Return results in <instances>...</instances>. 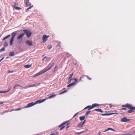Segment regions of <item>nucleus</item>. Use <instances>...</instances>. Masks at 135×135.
<instances>
[{
    "mask_svg": "<svg viewBox=\"0 0 135 135\" xmlns=\"http://www.w3.org/2000/svg\"><path fill=\"white\" fill-rule=\"evenodd\" d=\"M14 54V52H11L9 53V55L10 56H12Z\"/></svg>",
    "mask_w": 135,
    "mask_h": 135,
    "instance_id": "4be33fe9",
    "label": "nucleus"
},
{
    "mask_svg": "<svg viewBox=\"0 0 135 135\" xmlns=\"http://www.w3.org/2000/svg\"><path fill=\"white\" fill-rule=\"evenodd\" d=\"M112 128H108L107 130H106L105 131V132H106V131H108L109 130H111V129H112Z\"/></svg>",
    "mask_w": 135,
    "mask_h": 135,
    "instance_id": "473e14b6",
    "label": "nucleus"
},
{
    "mask_svg": "<svg viewBox=\"0 0 135 135\" xmlns=\"http://www.w3.org/2000/svg\"><path fill=\"white\" fill-rule=\"evenodd\" d=\"M36 86L35 84H32L31 85H29L28 86H26L25 88H29V87H35Z\"/></svg>",
    "mask_w": 135,
    "mask_h": 135,
    "instance_id": "4468645a",
    "label": "nucleus"
},
{
    "mask_svg": "<svg viewBox=\"0 0 135 135\" xmlns=\"http://www.w3.org/2000/svg\"><path fill=\"white\" fill-rule=\"evenodd\" d=\"M21 86V87H22V86H21L20 85H15V86H14L13 88L14 89H15V88H16V87H17V86Z\"/></svg>",
    "mask_w": 135,
    "mask_h": 135,
    "instance_id": "bb28decb",
    "label": "nucleus"
},
{
    "mask_svg": "<svg viewBox=\"0 0 135 135\" xmlns=\"http://www.w3.org/2000/svg\"><path fill=\"white\" fill-rule=\"evenodd\" d=\"M109 105H110V108H111L112 107V105H111V104H109Z\"/></svg>",
    "mask_w": 135,
    "mask_h": 135,
    "instance_id": "052dcab7",
    "label": "nucleus"
},
{
    "mask_svg": "<svg viewBox=\"0 0 135 135\" xmlns=\"http://www.w3.org/2000/svg\"><path fill=\"white\" fill-rule=\"evenodd\" d=\"M25 33H22L18 36L17 38V39L18 40V42L20 43L22 40L23 37L24 36Z\"/></svg>",
    "mask_w": 135,
    "mask_h": 135,
    "instance_id": "f03ea898",
    "label": "nucleus"
},
{
    "mask_svg": "<svg viewBox=\"0 0 135 135\" xmlns=\"http://www.w3.org/2000/svg\"><path fill=\"white\" fill-rule=\"evenodd\" d=\"M4 57H3L0 60V62L1 61H2L3 59H4Z\"/></svg>",
    "mask_w": 135,
    "mask_h": 135,
    "instance_id": "ea45409f",
    "label": "nucleus"
},
{
    "mask_svg": "<svg viewBox=\"0 0 135 135\" xmlns=\"http://www.w3.org/2000/svg\"><path fill=\"white\" fill-rule=\"evenodd\" d=\"M85 116H81L80 117V120H84L85 118Z\"/></svg>",
    "mask_w": 135,
    "mask_h": 135,
    "instance_id": "6ab92c4d",
    "label": "nucleus"
},
{
    "mask_svg": "<svg viewBox=\"0 0 135 135\" xmlns=\"http://www.w3.org/2000/svg\"><path fill=\"white\" fill-rule=\"evenodd\" d=\"M3 104V102H0V104L1 105H2V104Z\"/></svg>",
    "mask_w": 135,
    "mask_h": 135,
    "instance_id": "49530a36",
    "label": "nucleus"
},
{
    "mask_svg": "<svg viewBox=\"0 0 135 135\" xmlns=\"http://www.w3.org/2000/svg\"><path fill=\"white\" fill-rule=\"evenodd\" d=\"M76 133L77 134H81V133H80V132H79V133L77 132V133Z\"/></svg>",
    "mask_w": 135,
    "mask_h": 135,
    "instance_id": "37998d69",
    "label": "nucleus"
},
{
    "mask_svg": "<svg viewBox=\"0 0 135 135\" xmlns=\"http://www.w3.org/2000/svg\"><path fill=\"white\" fill-rule=\"evenodd\" d=\"M16 34L17 32L16 31L13 32L11 33V35L12 37L11 39L10 42V45L11 46L13 45V43L14 37Z\"/></svg>",
    "mask_w": 135,
    "mask_h": 135,
    "instance_id": "7ed1b4c3",
    "label": "nucleus"
},
{
    "mask_svg": "<svg viewBox=\"0 0 135 135\" xmlns=\"http://www.w3.org/2000/svg\"><path fill=\"white\" fill-rule=\"evenodd\" d=\"M31 66V65H25L24 66V67L25 68H29Z\"/></svg>",
    "mask_w": 135,
    "mask_h": 135,
    "instance_id": "aec40b11",
    "label": "nucleus"
},
{
    "mask_svg": "<svg viewBox=\"0 0 135 135\" xmlns=\"http://www.w3.org/2000/svg\"><path fill=\"white\" fill-rule=\"evenodd\" d=\"M50 135H56L54 133H52L51 134H50Z\"/></svg>",
    "mask_w": 135,
    "mask_h": 135,
    "instance_id": "6e6d98bb",
    "label": "nucleus"
},
{
    "mask_svg": "<svg viewBox=\"0 0 135 135\" xmlns=\"http://www.w3.org/2000/svg\"><path fill=\"white\" fill-rule=\"evenodd\" d=\"M64 127L65 126H64L61 127L60 129V130H62Z\"/></svg>",
    "mask_w": 135,
    "mask_h": 135,
    "instance_id": "a19ab883",
    "label": "nucleus"
},
{
    "mask_svg": "<svg viewBox=\"0 0 135 135\" xmlns=\"http://www.w3.org/2000/svg\"><path fill=\"white\" fill-rule=\"evenodd\" d=\"M94 110L97 112H99L101 113L103 112L102 110L100 109H95Z\"/></svg>",
    "mask_w": 135,
    "mask_h": 135,
    "instance_id": "dca6fc26",
    "label": "nucleus"
},
{
    "mask_svg": "<svg viewBox=\"0 0 135 135\" xmlns=\"http://www.w3.org/2000/svg\"><path fill=\"white\" fill-rule=\"evenodd\" d=\"M5 50V48L4 47H3L0 50V53L2 52L3 51H4Z\"/></svg>",
    "mask_w": 135,
    "mask_h": 135,
    "instance_id": "393cba45",
    "label": "nucleus"
},
{
    "mask_svg": "<svg viewBox=\"0 0 135 135\" xmlns=\"http://www.w3.org/2000/svg\"><path fill=\"white\" fill-rule=\"evenodd\" d=\"M67 90H64V91H62V92H61L60 94H62L64 93H65L66 92H67Z\"/></svg>",
    "mask_w": 135,
    "mask_h": 135,
    "instance_id": "c756f323",
    "label": "nucleus"
},
{
    "mask_svg": "<svg viewBox=\"0 0 135 135\" xmlns=\"http://www.w3.org/2000/svg\"><path fill=\"white\" fill-rule=\"evenodd\" d=\"M1 93V91H0V93Z\"/></svg>",
    "mask_w": 135,
    "mask_h": 135,
    "instance_id": "774afa93",
    "label": "nucleus"
},
{
    "mask_svg": "<svg viewBox=\"0 0 135 135\" xmlns=\"http://www.w3.org/2000/svg\"><path fill=\"white\" fill-rule=\"evenodd\" d=\"M34 105H35V103H33L32 102L31 103L28 104L27 106L25 107V108H27L30 107Z\"/></svg>",
    "mask_w": 135,
    "mask_h": 135,
    "instance_id": "1a4fd4ad",
    "label": "nucleus"
},
{
    "mask_svg": "<svg viewBox=\"0 0 135 135\" xmlns=\"http://www.w3.org/2000/svg\"><path fill=\"white\" fill-rule=\"evenodd\" d=\"M74 80H75V82H76L78 81V79L76 78H75L74 79Z\"/></svg>",
    "mask_w": 135,
    "mask_h": 135,
    "instance_id": "f704fd0d",
    "label": "nucleus"
},
{
    "mask_svg": "<svg viewBox=\"0 0 135 135\" xmlns=\"http://www.w3.org/2000/svg\"><path fill=\"white\" fill-rule=\"evenodd\" d=\"M130 109L128 111V112L129 113H131L134 112L135 110V107H131L129 108Z\"/></svg>",
    "mask_w": 135,
    "mask_h": 135,
    "instance_id": "6e6552de",
    "label": "nucleus"
},
{
    "mask_svg": "<svg viewBox=\"0 0 135 135\" xmlns=\"http://www.w3.org/2000/svg\"><path fill=\"white\" fill-rule=\"evenodd\" d=\"M26 2H27V3H28L29 0H26Z\"/></svg>",
    "mask_w": 135,
    "mask_h": 135,
    "instance_id": "8fccbe9b",
    "label": "nucleus"
},
{
    "mask_svg": "<svg viewBox=\"0 0 135 135\" xmlns=\"http://www.w3.org/2000/svg\"><path fill=\"white\" fill-rule=\"evenodd\" d=\"M27 44L30 46H31L32 45V43L31 41L29 40H27L26 42Z\"/></svg>",
    "mask_w": 135,
    "mask_h": 135,
    "instance_id": "9b49d317",
    "label": "nucleus"
},
{
    "mask_svg": "<svg viewBox=\"0 0 135 135\" xmlns=\"http://www.w3.org/2000/svg\"><path fill=\"white\" fill-rule=\"evenodd\" d=\"M49 37V36H46V35H44L43 37V41L44 43H45L46 41L47 40V38Z\"/></svg>",
    "mask_w": 135,
    "mask_h": 135,
    "instance_id": "39448f33",
    "label": "nucleus"
},
{
    "mask_svg": "<svg viewBox=\"0 0 135 135\" xmlns=\"http://www.w3.org/2000/svg\"><path fill=\"white\" fill-rule=\"evenodd\" d=\"M69 126H68L66 128V130H67L68 129V128H69Z\"/></svg>",
    "mask_w": 135,
    "mask_h": 135,
    "instance_id": "603ef678",
    "label": "nucleus"
},
{
    "mask_svg": "<svg viewBox=\"0 0 135 135\" xmlns=\"http://www.w3.org/2000/svg\"><path fill=\"white\" fill-rule=\"evenodd\" d=\"M33 7V6H31V7H29V8H27V9L28 10H29V9H31L32 7Z\"/></svg>",
    "mask_w": 135,
    "mask_h": 135,
    "instance_id": "c9c22d12",
    "label": "nucleus"
},
{
    "mask_svg": "<svg viewBox=\"0 0 135 135\" xmlns=\"http://www.w3.org/2000/svg\"><path fill=\"white\" fill-rule=\"evenodd\" d=\"M130 120V119H127L126 117L123 118L121 119V121L123 122H126L129 121Z\"/></svg>",
    "mask_w": 135,
    "mask_h": 135,
    "instance_id": "0eeeda50",
    "label": "nucleus"
},
{
    "mask_svg": "<svg viewBox=\"0 0 135 135\" xmlns=\"http://www.w3.org/2000/svg\"><path fill=\"white\" fill-rule=\"evenodd\" d=\"M126 105H122V107H125V106H126Z\"/></svg>",
    "mask_w": 135,
    "mask_h": 135,
    "instance_id": "5fc2aeb1",
    "label": "nucleus"
},
{
    "mask_svg": "<svg viewBox=\"0 0 135 135\" xmlns=\"http://www.w3.org/2000/svg\"><path fill=\"white\" fill-rule=\"evenodd\" d=\"M87 78H88L89 79V80H91V78H89L88 76H87Z\"/></svg>",
    "mask_w": 135,
    "mask_h": 135,
    "instance_id": "3c124183",
    "label": "nucleus"
},
{
    "mask_svg": "<svg viewBox=\"0 0 135 135\" xmlns=\"http://www.w3.org/2000/svg\"><path fill=\"white\" fill-rule=\"evenodd\" d=\"M78 113H76V114H75L74 115V117H75V116H76V115L78 114Z\"/></svg>",
    "mask_w": 135,
    "mask_h": 135,
    "instance_id": "79ce46f5",
    "label": "nucleus"
},
{
    "mask_svg": "<svg viewBox=\"0 0 135 135\" xmlns=\"http://www.w3.org/2000/svg\"><path fill=\"white\" fill-rule=\"evenodd\" d=\"M98 133H99V135H101V134L100 132H99Z\"/></svg>",
    "mask_w": 135,
    "mask_h": 135,
    "instance_id": "09e8293b",
    "label": "nucleus"
},
{
    "mask_svg": "<svg viewBox=\"0 0 135 135\" xmlns=\"http://www.w3.org/2000/svg\"><path fill=\"white\" fill-rule=\"evenodd\" d=\"M47 99H45L42 100H39L36 101L35 103V104H36L38 103H40L45 101Z\"/></svg>",
    "mask_w": 135,
    "mask_h": 135,
    "instance_id": "423d86ee",
    "label": "nucleus"
},
{
    "mask_svg": "<svg viewBox=\"0 0 135 135\" xmlns=\"http://www.w3.org/2000/svg\"><path fill=\"white\" fill-rule=\"evenodd\" d=\"M68 122H65V123H63L61 125H60L59 126V127H61L62 126L64 125L65 124H66V123H67Z\"/></svg>",
    "mask_w": 135,
    "mask_h": 135,
    "instance_id": "5701e85b",
    "label": "nucleus"
},
{
    "mask_svg": "<svg viewBox=\"0 0 135 135\" xmlns=\"http://www.w3.org/2000/svg\"><path fill=\"white\" fill-rule=\"evenodd\" d=\"M73 73L72 74H71L70 75V76L69 78V79H70L73 76Z\"/></svg>",
    "mask_w": 135,
    "mask_h": 135,
    "instance_id": "2f4dec72",
    "label": "nucleus"
},
{
    "mask_svg": "<svg viewBox=\"0 0 135 135\" xmlns=\"http://www.w3.org/2000/svg\"><path fill=\"white\" fill-rule=\"evenodd\" d=\"M13 71H10L9 70H8V73H13Z\"/></svg>",
    "mask_w": 135,
    "mask_h": 135,
    "instance_id": "72a5a7b5",
    "label": "nucleus"
},
{
    "mask_svg": "<svg viewBox=\"0 0 135 135\" xmlns=\"http://www.w3.org/2000/svg\"><path fill=\"white\" fill-rule=\"evenodd\" d=\"M107 114H102V115H106Z\"/></svg>",
    "mask_w": 135,
    "mask_h": 135,
    "instance_id": "a18cd8bd",
    "label": "nucleus"
},
{
    "mask_svg": "<svg viewBox=\"0 0 135 135\" xmlns=\"http://www.w3.org/2000/svg\"><path fill=\"white\" fill-rule=\"evenodd\" d=\"M116 113H113V114H116Z\"/></svg>",
    "mask_w": 135,
    "mask_h": 135,
    "instance_id": "338daca9",
    "label": "nucleus"
},
{
    "mask_svg": "<svg viewBox=\"0 0 135 135\" xmlns=\"http://www.w3.org/2000/svg\"><path fill=\"white\" fill-rule=\"evenodd\" d=\"M88 130V129H86V131H87Z\"/></svg>",
    "mask_w": 135,
    "mask_h": 135,
    "instance_id": "e2e57ef3",
    "label": "nucleus"
},
{
    "mask_svg": "<svg viewBox=\"0 0 135 135\" xmlns=\"http://www.w3.org/2000/svg\"><path fill=\"white\" fill-rule=\"evenodd\" d=\"M47 49H50L52 48V46L51 45H48L47 47Z\"/></svg>",
    "mask_w": 135,
    "mask_h": 135,
    "instance_id": "a878e982",
    "label": "nucleus"
},
{
    "mask_svg": "<svg viewBox=\"0 0 135 135\" xmlns=\"http://www.w3.org/2000/svg\"><path fill=\"white\" fill-rule=\"evenodd\" d=\"M55 95H56L55 94H53V95L51 94V95L49 97V99L51 98H53L54 97H55Z\"/></svg>",
    "mask_w": 135,
    "mask_h": 135,
    "instance_id": "412c9836",
    "label": "nucleus"
},
{
    "mask_svg": "<svg viewBox=\"0 0 135 135\" xmlns=\"http://www.w3.org/2000/svg\"><path fill=\"white\" fill-rule=\"evenodd\" d=\"M46 58V57H44V58L43 59V60H44L45 59V58Z\"/></svg>",
    "mask_w": 135,
    "mask_h": 135,
    "instance_id": "bf43d9fd",
    "label": "nucleus"
},
{
    "mask_svg": "<svg viewBox=\"0 0 135 135\" xmlns=\"http://www.w3.org/2000/svg\"><path fill=\"white\" fill-rule=\"evenodd\" d=\"M71 80H69L68 83V84H69V83H70L71 82Z\"/></svg>",
    "mask_w": 135,
    "mask_h": 135,
    "instance_id": "58836bf2",
    "label": "nucleus"
},
{
    "mask_svg": "<svg viewBox=\"0 0 135 135\" xmlns=\"http://www.w3.org/2000/svg\"><path fill=\"white\" fill-rule=\"evenodd\" d=\"M111 130L114 131H116L114 129H113V128H112Z\"/></svg>",
    "mask_w": 135,
    "mask_h": 135,
    "instance_id": "c03bdc74",
    "label": "nucleus"
},
{
    "mask_svg": "<svg viewBox=\"0 0 135 135\" xmlns=\"http://www.w3.org/2000/svg\"><path fill=\"white\" fill-rule=\"evenodd\" d=\"M21 109L20 108H18L15 110H21Z\"/></svg>",
    "mask_w": 135,
    "mask_h": 135,
    "instance_id": "4c0bfd02",
    "label": "nucleus"
},
{
    "mask_svg": "<svg viewBox=\"0 0 135 135\" xmlns=\"http://www.w3.org/2000/svg\"><path fill=\"white\" fill-rule=\"evenodd\" d=\"M123 135H131V134L130 133H128L125 134H123Z\"/></svg>",
    "mask_w": 135,
    "mask_h": 135,
    "instance_id": "e433bc0d",
    "label": "nucleus"
},
{
    "mask_svg": "<svg viewBox=\"0 0 135 135\" xmlns=\"http://www.w3.org/2000/svg\"><path fill=\"white\" fill-rule=\"evenodd\" d=\"M11 88H10L7 91H1V93H6L10 90L11 89Z\"/></svg>",
    "mask_w": 135,
    "mask_h": 135,
    "instance_id": "b1692460",
    "label": "nucleus"
},
{
    "mask_svg": "<svg viewBox=\"0 0 135 135\" xmlns=\"http://www.w3.org/2000/svg\"><path fill=\"white\" fill-rule=\"evenodd\" d=\"M84 131H82V132H80V133H81H81H84Z\"/></svg>",
    "mask_w": 135,
    "mask_h": 135,
    "instance_id": "4d7b16f0",
    "label": "nucleus"
},
{
    "mask_svg": "<svg viewBox=\"0 0 135 135\" xmlns=\"http://www.w3.org/2000/svg\"><path fill=\"white\" fill-rule=\"evenodd\" d=\"M76 84V83H75V82L73 83H71V84H69V85H68L67 86V87H70V86H73V85H74Z\"/></svg>",
    "mask_w": 135,
    "mask_h": 135,
    "instance_id": "2eb2a0df",
    "label": "nucleus"
},
{
    "mask_svg": "<svg viewBox=\"0 0 135 135\" xmlns=\"http://www.w3.org/2000/svg\"><path fill=\"white\" fill-rule=\"evenodd\" d=\"M10 35H7V36H6L3 39H2V40H4L7 39V38H8L9 37H10Z\"/></svg>",
    "mask_w": 135,
    "mask_h": 135,
    "instance_id": "a211bd4d",
    "label": "nucleus"
},
{
    "mask_svg": "<svg viewBox=\"0 0 135 135\" xmlns=\"http://www.w3.org/2000/svg\"><path fill=\"white\" fill-rule=\"evenodd\" d=\"M8 111H6L4 112H7Z\"/></svg>",
    "mask_w": 135,
    "mask_h": 135,
    "instance_id": "0e129e2a",
    "label": "nucleus"
},
{
    "mask_svg": "<svg viewBox=\"0 0 135 135\" xmlns=\"http://www.w3.org/2000/svg\"><path fill=\"white\" fill-rule=\"evenodd\" d=\"M98 106H99L98 104H94L92 105V106L91 107V108H89V110L90 109H91L95 107Z\"/></svg>",
    "mask_w": 135,
    "mask_h": 135,
    "instance_id": "ddd939ff",
    "label": "nucleus"
},
{
    "mask_svg": "<svg viewBox=\"0 0 135 135\" xmlns=\"http://www.w3.org/2000/svg\"><path fill=\"white\" fill-rule=\"evenodd\" d=\"M18 4H17L16 3H15L14 4V7L15 8L17 9H21V8H20L18 7Z\"/></svg>",
    "mask_w": 135,
    "mask_h": 135,
    "instance_id": "f8f14e48",
    "label": "nucleus"
},
{
    "mask_svg": "<svg viewBox=\"0 0 135 135\" xmlns=\"http://www.w3.org/2000/svg\"><path fill=\"white\" fill-rule=\"evenodd\" d=\"M121 110H126V108H122Z\"/></svg>",
    "mask_w": 135,
    "mask_h": 135,
    "instance_id": "de8ad7c7",
    "label": "nucleus"
},
{
    "mask_svg": "<svg viewBox=\"0 0 135 135\" xmlns=\"http://www.w3.org/2000/svg\"><path fill=\"white\" fill-rule=\"evenodd\" d=\"M90 112H91V111L89 110L87 111L86 114L85 115L86 116H87Z\"/></svg>",
    "mask_w": 135,
    "mask_h": 135,
    "instance_id": "cd10ccee",
    "label": "nucleus"
},
{
    "mask_svg": "<svg viewBox=\"0 0 135 135\" xmlns=\"http://www.w3.org/2000/svg\"><path fill=\"white\" fill-rule=\"evenodd\" d=\"M85 120L83 122H81L78 125V127H82L85 124Z\"/></svg>",
    "mask_w": 135,
    "mask_h": 135,
    "instance_id": "9d476101",
    "label": "nucleus"
},
{
    "mask_svg": "<svg viewBox=\"0 0 135 135\" xmlns=\"http://www.w3.org/2000/svg\"><path fill=\"white\" fill-rule=\"evenodd\" d=\"M8 43L7 42H5L4 43V47H6L8 46Z\"/></svg>",
    "mask_w": 135,
    "mask_h": 135,
    "instance_id": "c85d7f7f",
    "label": "nucleus"
},
{
    "mask_svg": "<svg viewBox=\"0 0 135 135\" xmlns=\"http://www.w3.org/2000/svg\"><path fill=\"white\" fill-rule=\"evenodd\" d=\"M54 63L52 65H50V64H49L47 67L46 68L40 71L38 73H37L36 74L34 75L33 77V78L36 77L39 75L41 74L42 73H43L49 70L52 67L53 65L54 64Z\"/></svg>",
    "mask_w": 135,
    "mask_h": 135,
    "instance_id": "f257e3e1",
    "label": "nucleus"
},
{
    "mask_svg": "<svg viewBox=\"0 0 135 135\" xmlns=\"http://www.w3.org/2000/svg\"><path fill=\"white\" fill-rule=\"evenodd\" d=\"M57 68V66H56V67H55V69H55V70H56V68Z\"/></svg>",
    "mask_w": 135,
    "mask_h": 135,
    "instance_id": "864d4df0",
    "label": "nucleus"
},
{
    "mask_svg": "<svg viewBox=\"0 0 135 135\" xmlns=\"http://www.w3.org/2000/svg\"><path fill=\"white\" fill-rule=\"evenodd\" d=\"M23 31L25 32L24 33L26 34L28 37L29 38L30 37L32 33V32L28 30H23Z\"/></svg>",
    "mask_w": 135,
    "mask_h": 135,
    "instance_id": "20e7f679",
    "label": "nucleus"
},
{
    "mask_svg": "<svg viewBox=\"0 0 135 135\" xmlns=\"http://www.w3.org/2000/svg\"><path fill=\"white\" fill-rule=\"evenodd\" d=\"M28 3H27V2H26V5H27V4H28Z\"/></svg>",
    "mask_w": 135,
    "mask_h": 135,
    "instance_id": "680f3d73",
    "label": "nucleus"
},
{
    "mask_svg": "<svg viewBox=\"0 0 135 135\" xmlns=\"http://www.w3.org/2000/svg\"><path fill=\"white\" fill-rule=\"evenodd\" d=\"M91 106H87L86 107L84 108V109H87V108H88V109H89V108H91Z\"/></svg>",
    "mask_w": 135,
    "mask_h": 135,
    "instance_id": "7c9ffc66",
    "label": "nucleus"
},
{
    "mask_svg": "<svg viewBox=\"0 0 135 135\" xmlns=\"http://www.w3.org/2000/svg\"><path fill=\"white\" fill-rule=\"evenodd\" d=\"M69 79L71 80H73V78H71L70 79Z\"/></svg>",
    "mask_w": 135,
    "mask_h": 135,
    "instance_id": "13d9d810",
    "label": "nucleus"
},
{
    "mask_svg": "<svg viewBox=\"0 0 135 135\" xmlns=\"http://www.w3.org/2000/svg\"><path fill=\"white\" fill-rule=\"evenodd\" d=\"M125 107H128L129 109V108L133 107L131 106V105L130 104H127L125 106Z\"/></svg>",
    "mask_w": 135,
    "mask_h": 135,
    "instance_id": "f3484780",
    "label": "nucleus"
},
{
    "mask_svg": "<svg viewBox=\"0 0 135 135\" xmlns=\"http://www.w3.org/2000/svg\"><path fill=\"white\" fill-rule=\"evenodd\" d=\"M81 78H80V79L79 80H80V81L81 80Z\"/></svg>",
    "mask_w": 135,
    "mask_h": 135,
    "instance_id": "69168bd1",
    "label": "nucleus"
}]
</instances>
